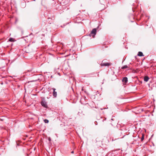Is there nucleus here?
Instances as JSON below:
<instances>
[{
	"mask_svg": "<svg viewBox=\"0 0 156 156\" xmlns=\"http://www.w3.org/2000/svg\"><path fill=\"white\" fill-rule=\"evenodd\" d=\"M97 32V30L96 29L94 28L92 30L89 35L90 37L92 36L94 38Z\"/></svg>",
	"mask_w": 156,
	"mask_h": 156,
	"instance_id": "1",
	"label": "nucleus"
},
{
	"mask_svg": "<svg viewBox=\"0 0 156 156\" xmlns=\"http://www.w3.org/2000/svg\"><path fill=\"white\" fill-rule=\"evenodd\" d=\"M111 65L110 63H102L101 64V66H109Z\"/></svg>",
	"mask_w": 156,
	"mask_h": 156,
	"instance_id": "2",
	"label": "nucleus"
},
{
	"mask_svg": "<svg viewBox=\"0 0 156 156\" xmlns=\"http://www.w3.org/2000/svg\"><path fill=\"white\" fill-rule=\"evenodd\" d=\"M52 89L53 90V96L55 97H56L57 95V92L55 91L56 89L54 88H52Z\"/></svg>",
	"mask_w": 156,
	"mask_h": 156,
	"instance_id": "3",
	"label": "nucleus"
},
{
	"mask_svg": "<svg viewBox=\"0 0 156 156\" xmlns=\"http://www.w3.org/2000/svg\"><path fill=\"white\" fill-rule=\"evenodd\" d=\"M41 105L44 106V107H47V105L46 104V103L44 101H42L41 102Z\"/></svg>",
	"mask_w": 156,
	"mask_h": 156,
	"instance_id": "4",
	"label": "nucleus"
},
{
	"mask_svg": "<svg viewBox=\"0 0 156 156\" xmlns=\"http://www.w3.org/2000/svg\"><path fill=\"white\" fill-rule=\"evenodd\" d=\"M122 81L125 83H126L128 81L127 78L126 77H124L122 80Z\"/></svg>",
	"mask_w": 156,
	"mask_h": 156,
	"instance_id": "5",
	"label": "nucleus"
},
{
	"mask_svg": "<svg viewBox=\"0 0 156 156\" xmlns=\"http://www.w3.org/2000/svg\"><path fill=\"white\" fill-rule=\"evenodd\" d=\"M149 79V78L148 76H146L144 77V81L146 82H147L148 80Z\"/></svg>",
	"mask_w": 156,
	"mask_h": 156,
	"instance_id": "6",
	"label": "nucleus"
},
{
	"mask_svg": "<svg viewBox=\"0 0 156 156\" xmlns=\"http://www.w3.org/2000/svg\"><path fill=\"white\" fill-rule=\"evenodd\" d=\"M138 55L140 56H144L142 52L139 51L138 53Z\"/></svg>",
	"mask_w": 156,
	"mask_h": 156,
	"instance_id": "7",
	"label": "nucleus"
},
{
	"mask_svg": "<svg viewBox=\"0 0 156 156\" xmlns=\"http://www.w3.org/2000/svg\"><path fill=\"white\" fill-rule=\"evenodd\" d=\"M9 41L11 42H13L15 41V39L12 38H10L9 39Z\"/></svg>",
	"mask_w": 156,
	"mask_h": 156,
	"instance_id": "8",
	"label": "nucleus"
},
{
	"mask_svg": "<svg viewBox=\"0 0 156 156\" xmlns=\"http://www.w3.org/2000/svg\"><path fill=\"white\" fill-rule=\"evenodd\" d=\"M128 68V66L127 65H125L122 67V69H124Z\"/></svg>",
	"mask_w": 156,
	"mask_h": 156,
	"instance_id": "9",
	"label": "nucleus"
},
{
	"mask_svg": "<svg viewBox=\"0 0 156 156\" xmlns=\"http://www.w3.org/2000/svg\"><path fill=\"white\" fill-rule=\"evenodd\" d=\"M44 121L45 123H48L49 122L48 120L46 119H44Z\"/></svg>",
	"mask_w": 156,
	"mask_h": 156,
	"instance_id": "10",
	"label": "nucleus"
},
{
	"mask_svg": "<svg viewBox=\"0 0 156 156\" xmlns=\"http://www.w3.org/2000/svg\"><path fill=\"white\" fill-rule=\"evenodd\" d=\"M144 135L143 134L142 135V137L141 138V141H143L144 140Z\"/></svg>",
	"mask_w": 156,
	"mask_h": 156,
	"instance_id": "11",
	"label": "nucleus"
},
{
	"mask_svg": "<svg viewBox=\"0 0 156 156\" xmlns=\"http://www.w3.org/2000/svg\"><path fill=\"white\" fill-rule=\"evenodd\" d=\"M71 153H72V154H73L74 153V151H72L71 152Z\"/></svg>",
	"mask_w": 156,
	"mask_h": 156,
	"instance_id": "12",
	"label": "nucleus"
}]
</instances>
